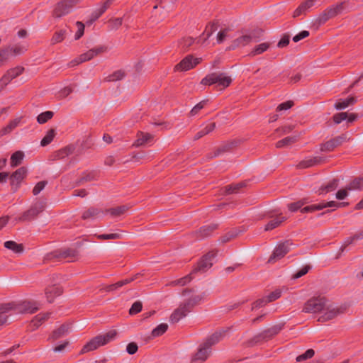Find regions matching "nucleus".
Listing matches in <instances>:
<instances>
[{
  "mask_svg": "<svg viewBox=\"0 0 363 363\" xmlns=\"http://www.w3.org/2000/svg\"><path fill=\"white\" fill-rule=\"evenodd\" d=\"M227 330H222L215 333L200 345L197 352L191 357L192 363H201L206 361L211 353V346L218 342Z\"/></svg>",
  "mask_w": 363,
  "mask_h": 363,
  "instance_id": "1",
  "label": "nucleus"
},
{
  "mask_svg": "<svg viewBox=\"0 0 363 363\" xmlns=\"http://www.w3.org/2000/svg\"><path fill=\"white\" fill-rule=\"evenodd\" d=\"M117 335L116 330H111L104 335H101L91 340L82 350V353L88 352L97 349L113 340Z\"/></svg>",
  "mask_w": 363,
  "mask_h": 363,
  "instance_id": "2",
  "label": "nucleus"
},
{
  "mask_svg": "<svg viewBox=\"0 0 363 363\" xmlns=\"http://www.w3.org/2000/svg\"><path fill=\"white\" fill-rule=\"evenodd\" d=\"M232 82V79L225 73H211L204 77L201 83L203 85L216 84L222 89L228 87Z\"/></svg>",
  "mask_w": 363,
  "mask_h": 363,
  "instance_id": "3",
  "label": "nucleus"
},
{
  "mask_svg": "<svg viewBox=\"0 0 363 363\" xmlns=\"http://www.w3.org/2000/svg\"><path fill=\"white\" fill-rule=\"evenodd\" d=\"M107 48L104 45H99L89 50L86 52L80 55L77 58L72 60L69 63V67H72L82 62L89 61L95 57L106 52Z\"/></svg>",
  "mask_w": 363,
  "mask_h": 363,
  "instance_id": "4",
  "label": "nucleus"
},
{
  "mask_svg": "<svg viewBox=\"0 0 363 363\" xmlns=\"http://www.w3.org/2000/svg\"><path fill=\"white\" fill-rule=\"evenodd\" d=\"M281 330V327L279 325H274L267 330H264L259 334L255 335L254 337L249 340L245 342V345L247 347H252L255 345L260 344L264 342H267L272 338Z\"/></svg>",
  "mask_w": 363,
  "mask_h": 363,
  "instance_id": "5",
  "label": "nucleus"
},
{
  "mask_svg": "<svg viewBox=\"0 0 363 363\" xmlns=\"http://www.w3.org/2000/svg\"><path fill=\"white\" fill-rule=\"evenodd\" d=\"M345 9L344 2H341L336 5H333L325 9L321 13L319 14L316 18V22L319 25L324 24L329 19L333 18L337 15L342 13Z\"/></svg>",
  "mask_w": 363,
  "mask_h": 363,
  "instance_id": "6",
  "label": "nucleus"
},
{
  "mask_svg": "<svg viewBox=\"0 0 363 363\" xmlns=\"http://www.w3.org/2000/svg\"><path fill=\"white\" fill-rule=\"evenodd\" d=\"M80 0H60L55 6L53 16L61 18L69 13Z\"/></svg>",
  "mask_w": 363,
  "mask_h": 363,
  "instance_id": "7",
  "label": "nucleus"
},
{
  "mask_svg": "<svg viewBox=\"0 0 363 363\" xmlns=\"http://www.w3.org/2000/svg\"><path fill=\"white\" fill-rule=\"evenodd\" d=\"M24 72V67L16 66L7 69L0 78V91L3 90L13 79H16Z\"/></svg>",
  "mask_w": 363,
  "mask_h": 363,
  "instance_id": "8",
  "label": "nucleus"
},
{
  "mask_svg": "<svg viewBox=\"0 0 363 363\" xmlns=\"http://www.w3.org/2000/svg\"><path fill=\"white\" fill-rule=\"evenodd\" d=\"M325 303L326 300L324 298H312L305 303L302 311L304 313H322Z\"/></svg>",
  "mask_w": 363,
  "mask_h": 363,
  "instance_id": "9",
  "label": "nucleus"
},
{
  "mask_svg": "<svg viewBox=\"0 0 363 363\" xmlns=\"http://www.w3.org/2000/svg\"><path fill=\"white\" fill-rule=\"evenodd\" d=\"M345 308L344 306H339L335 304L325 303V308L322 311V316L320 318L323 321L331 320L338 315L344 313Z\"/></svg>",
  "mask_w": 363,
  "mask_h": 363,
  "instance_id": "10",
  "label": "nucleus"
},
{
  "mask_svg": "<svg viewBox=\"0 0 363 363\" xmlns=\"http://www.w3.org/2000/svg\"><path fill=\"white\" fill-rule=\"evenodd\" d=\"M201 62V58L194 57L191 55L185 57L179 64L175 66V70L184 72L193 69Z\"/></svg>",
  "mask_w": 363,
  "mask_h": 363,
  "instance_id": "11",
  "label": "nucleus"
},
{
  "mask_svg": "<svg viewBox=\"0 0 363 363\" xmlns=\"http://www.w3.org/2000/svg\"><path fill=\"white\" fill-rule=\"evenodd\" d=\"M257 38L254 33H245L236 38L230 46V49H235L237 48H241L246 46L252 42L256 41Z\"/></svg>",
  "mask_w": 363,
  "mask_h": 363,
  "instance_id": "12",
  "label": "nucleus"
},
{
  "mask_svg": "<svg viewBox=\"0 0 363 363\" xmlns=\"http://www.w3.org/2000/svg\"><path fill=\"white\" fill-rule=\"evenodd\" d=\"M13 307L10 310L19 313H34L38 310L35 303L23 301L20 303H10Z\"/></svg>",
  "mask_w": 363,
  "mask_h": 363,
  "instance_id": "13",
  "label": "nucleus"
},
{
  "mask_svg": "<svg viewBox=\"0 0 363 363\" xmlns=\"http://www.w3.org/2000/svg\"><path fill=\"white\" fill-rule=\"evenodd\" d=\"M293 244L289 242H284L281 245H278L274 250L272 255L270 256L268 262L274 263L277 260L282 258L286 255L291 250Z\"/></svg>",
  "mask_w": 363,
  "mask_h": 363,
  "instance_id": "14",
  "label": "nucleus"
},
{
  "mask_svg": "<svg viewBox=\"0 0 363 363\" xmlns=\"http://www.w3.org/2000/svg\"><path fill=\"white\" fill-rule=\"evenodd\" d=\"M191 309L192 308L189 306L186 301L181 303L172 313L170 322L173 323H177L182 318L186 317L187 314L191 312Z\"/></svg>",
  "mask_w": 363,
  "mask_h": 363,
  "instance_id": "15",
  "label": "nucleus"
},
{
  "mask_svg": "<svg viewBox=\"0 0 363 363\" xmlns=\"http://www.w3.org/2000/svg\"><path fill=\"white\" fill-rule=\"evenodd\" d=\"M216 257V252H210L206 254L201 262L198 264L194 272H205L211 267L213 263V259Z\"/></svg>",
  "mask_w": 363,
  "mask_h": 363,
  "instance_id": "16",
  "label": "nucleus"
},
{
  "mask_svg": "<svg viewBox=\"0 0 363 363\" xmlns=\"http://www.w3.org/2000/svg\"><path fill=\"white\" fill-rule=\"evenodd\" d=\"M345 203H337L336 201H329V202H323L321 203H319L318 205H313L311 206H306L304 208H302L300 209V211L303 213L315 211V210H321L325 208H338L340 206H344Z\"/></svg>",
  "mask_w": 363,
  "mask_h": 363,
  "instance_id": "17",
  "label": "nucleus"
},
{
  "mask_svg": "<svg viewBox=\"0 0 363 363\" xmlns=\"http://www.w3.org/2000/svg\"><path fill=\"white\" fill-rule=\"evenodd\" d=\"M45 208V203L43 201L36 202L28 211L22 216V220H26L35 217Z\"/></svg>",
  "mask_w": 363,
  "mask_h": 363,
  "instance_id": "18",
  "label": "nucleus"
},
{
  "mask_svg": "<svg viewBox=\"0 0 363 363\" xmlns=\"http://www.w3.org/2000/svg\"><path fill=\"white\" fill-rule=\"evenodd\" d=\"M27 173V169L22 167L18 169L10 176L11 185L15 190L18 187L20 183L24 179Z\"/></svg>",
  "mask_w": 363,
  "mask_h": 363,
  "instance_id": "19",
  "label": "nucleus"
},
{
  "mask_svg": "<svg viewBox=\"0 0 363 363\" xmlns=\"http://www.w3.org/2000/svg\"><path fill=\"white\" fill-rule=\"evenodd\" d=\"M5 48L11 58L24 54L27 51L28 45L27 43H23L6 46Z\"/></svg>",
  "mask_w": 363,
  "mask_h": 363,
  "instance_id": "20",
  "label": "nucleus"
},
{
  "mask_svg": "<svg viewBox=\"0 0 363 363\" xmlns=\"http://www.w3.org/2000/svg\"><path fill=\"white\" fill-rule=\"evenodd\" d=\"M77 252L75 250L73 249H64L58 251H55L52 252L50 256L49 259H51L52 257H62V258H67L69 262H73L74 258L77 257Z\"/></svg>",
  "mask_w": 363,
  "mask_h": 363,
  "instance_id": "21",
  "label": "nucleus"
},
{
  "mask_svg": "<svg viewBox=\"0 0 363 363\" xmlns=\"http://www.w3.org/2000/svg\"><path fill=\"white\" fill-rule=\"evenodd\" d=\"M333 118L334 122L339 124L343 121H347V123H352L358 118V116L353 113H347L346 112H341L335 114Z\"/></svg>",
  "mask_w": 363,
  "mask_h": 363,
  "instance_id": "22",
  "label": "nucleus"
},
{
  "mask_svg": "<svg viewBox=\"0 0 363 363\" xmlns=\"http://www.w3.org/2000/svg\"><path fill=\"white\" fill-rule=\"evenodd\" d=\"M269 218H270V220L265 225V231H269L276 228L284 220V217L280 215L277 216H274L271 215L269 216Z\"/></svg>",
  "mask_w": 363,
  "mask_h": 363,
  "instance_id": "23",
  "label": "nucleus"
},
{
  "mask_svg": "<svg viewBox=\"0 0 363 363\" xmlns=\"http://www.w3.org/2000/svg\"><path fill=\"white\" fill-rule=\"evenodd\" d=\"M357 102V99L354 96H350L345 99H340L335 104V108L337 110L345 109L349 106L353 105Z\"/></svg>",
  "mask_w": 363,
  "mask_h": 363,
  "instance_id": "24",
  "label": "nucleus"
},
{
  "mask_svg": "<svg viewBox=\"0 0 363 363\" xmlns=\"http://www.w3.org/2000/svg\"><path fill=\"white\" fill-rule=\"evenodd\" d=\"M21 118H17L10 121V123L1 130V135H6L11 133V132L21 124Z\"/></svg>",
  "mask_w": 363,
  "mask_h": 363,
  "instance_id": "25",
  "label": "nucleus"
},
{
  "mask_svg": "<svg viewBox=\"0 0 363 363\" xmlns=\"http://www.w3.org/2000/svg\"><path fill=\"white\" fill-rule=\"evenodd\" d=\"M342 143V140L337 138H330L329 140L323 143L321 146V150L323 151H330L335 147L340 145Z\"/></svg>",
  "mask_w": 363,
  "mask_h": 363,
  "instance_id": "26",
  "label": "nucleus"
},
{
  "mask_svg": "<svg viewBox=\"0 0 363 363\" xmlns=\"http://www.w3.org/2000/svg\"><path fill=\"white\" fill-rule=\"evenodd\" d=\"M12 307L13 306L11 303H3L0 305V325L6 322V313L10 312Z\"/></svg>",
  "mask_w": 363,
  "mask_h": 363,
  "instance_id": "27",
  "label": "nucleus"
},
{
  "mask_svg": "<svg viewBox=\"0 0 363 363\" xmlns=\"http://www.w3.org/2000/svg\"><path fill=\"white\" fill-rule=\"evenodd\" d=\"M338 181L337 179H333L329 182L327 184L323 185L318 190L319 194H326L331 191H333L337 187Z\"/></svg>",
  "mask_w": 363,
  "mask_h": 363,
  "instance_id": "28",
  "label": "nucleus"
},
{
  "mask_svg": "<svg viewBox=\"0 0 363 363\" xmlns=\"http://www.w3.org/2000/svg\"><path fill=\"white\" fill-rule=\"evenodd\" d=\"M215 128L216 123L214 122H208L201 127L198 136H205L206 135L210 134L213 131Z\"/></svg>",
  "mask_w": 363,
  "mask_h": 363,
  "instance_id": "29",
  "label": "nucleus"
},
{
  "mask_svg": "<svg viewBox=\"0 0 363 363\" xmlns=\"http://www.w3.org/2000/svg\"><path fill=\"white\" fill-rule=\"evenodd\" d=\"M315 0H306L298 8H296V16L306 13L314 4Z\"/></svg>",
  "mask_w": 363,
  "mask_h": 363,
  "instance_id": "30",
  "label": "nucleus"
},
{
  "mask_svg": "<svg viewBox=\"0 0 363 363\" xmlns=\"http://www.w3.org/2000/svg\"><path fill=\"white\" fill-rule=\"evenodd\" d=\"M232 37V30L230 28L221 29L217 35L218 43H222L227 39Z\"/></svg>",
  "mask_w": 363,
  "mask_h": 363,
  "instance_id": "31",
  "label": "nucleus"
},
{
  "mask_svg": "<svg viewBox=\"0 0 363 363\" xmlns=\"http://www.w3.org/2000/svg\"><path fill=\"white\" fill-rule=\"evenodd\" d=\"M24 158V153L22 151L14 152L11 157V166L15 167L19 165Z\"/></svg>",
  "mask_w": 363,
  "mask_h": 363,
  "instance_id": "32",
  "label": "nucleus"
},
{
  "mask_svg": "<svg viewBox=\"0 0 363 363\" xmlns=\"http://www.w3.org/2000/svg\"><path fill=\"white\" fill-rule=\"evenodd\" d=\"M62 289L60 286H53L47 289L46 295L49 302H52L54 296L62 294Z\"/></svg>",
  "mask_w": 363,
  "mask_h": 363,
  "instance_id": "33",
  "label": "nucleus"
},
{
  "mask_svg": "<svg viewBox=\"0 0 363 363\" xmlns=\"http://www.w3.org/2000/svg\"><path fill=\"white\" fill-rule=\"evenodd\" d=\"M68 332H69L68 325H62L52 333L51 338H52L54 340L58 339V338L65 335L66 334H67Z\"/></svg>",
  "mask_w": 363,
  "mask_h": 363,
  "instance_id": "34",
  "label": "nucleus"
},
{
  "mask_svg": "<svg viewBox=\"0 0 363 363\" xmlns=\"http://www.w3.org/2000/svg\"><path fill=\"white\" fill-rule=\"evenodd\" d=\"M4 247L16 253H21L23 251V245L21 244H18L14 241L5 242Z\"/></svg>",
  "mask_w": 363,
  "mask_h": 363,
  "instance_id": "35",
  "label": "nucleus"
},
{
  "mask_svg": "<svg viewBox=\"0 0 363 363\" xmlns=\"http://www.w3.org/2000/svg\"><path fill=\"white\" fill-rule=\"evenodd\" d=\"M350 191L361 190L363 189V178H357L352 181L347 186Z\"/></svg>",
  "mask_w": 363,
  "mask_h": 363,
  "instance_id": "36",
  "label": "nucleus"
},
{
  "mask_svg": "<svg viewBox=\"0 0 363 363\" xmlns=\"http://www.w3.org/2000/svg\"><path fill=\"white\" fill-rule=\"evenodd\" d=\"M54 116V113L51 111H47L40 113L37 117V121L40 124H43L50 120Z\"/></svg>",
  "mask_w": 363,
  "mask_h": 363,
  "instance_id": "37",
  "label": "nucleus"
},
{
  "mask_svg": "<svg viewBox=\"0 0 363 363\" xmlns=\"http://www.w3.org/2000/svg\"><path fill=\"white\" fill-rule=\"evenodd\" d=\"M294 105V103L293 101H287L284 103L280 104L276 109V111L277 113H280V114H284L286 111L291 108Z\"/></svg>",
  "mask_w": 363,
  "mask_h": 363,
  "instance_id": "38",
  "label": "nucleus"
},
{
  "mask_svg": "<svg viewBox=\"0 0 363 363\" xmlns=\"http://www.w3.org/2000/svg\"><path fill=\"white\" fill-rule=\"evenodd\" d=\"M66 30H60L56 31L53 36L51 38L52 44H57L61 43L65 38Z\"/></svg>",
  "mask_w": 363,
  "mask_h": 363,
  "instance_id": "39",
  "label": "nucleus"
},
{
  "mask_svg": "<svg viewBox=\"0 0 363 363\" xmlns=\"http://www.w3.org/2000/svg\"><path fill=\"white\" fill-rule=\"evenodd\" d=\"M269 47V43H263L257 46H255L253 50L251 51L250 54L253 56L260 55L265 52Z\"/></svg>",
  "mask_w": 363,
  "mask_h": 363,
  "instance_id": "40",
  "label": "nucleus"
},
{
  "mask_svg": "<svg viewBox=\"0 0 363 363\" xmlns=\"http://www.w3.org/2000/svg\"><path fill=\"white\" fill-rule=\"evenodd\" d=\"M50 316L49 313H40L36 315L33 320H32V324L35 327L38 328L41 323L47 320Z\"/></svg>",
  "mask_w": 363,
  "mask_h": 363,
  "instance_id": "41",
  "label": "nucleus"
},
{
  "mask_svg": "<svg viewBox=\"0 0 363 363\" xmlns=\"http://www.w3.org/2000/svg\"><path fill=\"white\" fill-rule=\"evenodd\" d=\"M11 59L6 48H0V68L4 67Z\"/></svg>",
  "mask_w": 363,
  "mask_h": 363,
  "instance_id": "42",
  "label": "nucleus"
},
{
  "mask_svg": "<svg viewBox=\"0 0 363 363\" xmlns=\"http://www.w3.org/2000/svg\"><path fill=\"white\" fill-rule=\"evenodd\" d=\"M100 213V211L97 208H91L87 210H86L83 214H82V218L83 219H89V218H94L96 217L99 213Z\"/></svg>",
  "mask_w": 363,
  "mask_h": 363,
  "instance_id": "43",
  "label": "nucleus"
},
{
  "mask_svg": "<svg viewBox=\"0 0 363 363\" xmlns=\"http://www.w3.org/2000/svg\"><path fill=\"white\" fill-rule=\"evenodd\" d=\"M97 174L98 173L96 171L84 172L78 183L91 181L97 177Z\"/></svg>",
  "mask_w": 363,
  "mask_h": 363,
  "instance_id": "44",
  "label": "nucleus"
},
{
  "mask_svg": "<svg viewBox=\"0 0 363 363\" xmlns=\"http://www.w3.org/2000/svg\"><path fill=\"white\" fill-rule=\"evenodd\" d=\"M168 328V325L166 323H161L158 326H157L152 331V335L153 337H157L166 332Z\"/></svg>",
  "mask_w": 363,
  "mask_h": 363,
  "instance_id": "45",
  "label": "nucleus"
},
{
  "mask_svg": "<svg viewBox=\"0 0 363 363\" xmlns=\"http://www.w3.org/2000/svg\"><path fill=\"white\" fill-rule=\"evenodd\" d=\"M216 225H205L200 228V230L198 232L199 238H202L206 236H208L211 231H213V229L216 228Z\"/></svg>",
  "mask_w": 363,
  "mask_h": 363,
  "instance_id": "46",
  "label": "nucleus"
},
{
  "mask_svg": "<svg viewBox=\"0 0 363 363\" xmlns=\"http://www.w3.org/2000/svg\"><path fill=\"white\" fill-rule=\"evenodd\" d=\"M194 42V40L191 37H186L181 39L179 42V46L182 50H186L189 48Z\"/></svg>",
  "mask_w": 363,
  "mask_h": 363,
  "instance_id": "47",
  "label": "nucleus"
},
{
  "mask_svg": "<svg viewBox=\"0 0 363 363\" xmlns=\"http://www.w3.org/2000/svg\"><path fill=\"white\" fill-rule=\"evenodd\" d=\"M206 105V101H201L195 105L189 112L190 116H195L202 110Z\"/></svg>",
  "mask_w": 363,
  "mask_h": 363,
  "instance_id": "48",
  "label": "nucleus"
},
{
  "mask_svg": "<svg viewBox=\"0 0 363 363\" xmlns=\"http://www.w3.org/2000/svg\"><path fill=\"white\" fill-rule=\"evenodd\" d=\"M128 208L126 206H121L110 208L108 210V212H109L113 216H118L123 214L128 210Z\"/></svg>",
  "mask_w": 363,
  "mask_h": 363,
  "instance_id": "49",
  "label": "nucleus"
},
{
  "mask_svg": "<svg viewBox=\"0 0 363 363\" xmlns=\"http://www.w3.org/2000/svg\"><path fill=\"white\" fill-rule=\"evenodd\" d=\"M77 31L74 34V39L79 40L82 37L84 33V24L81 21L76 22Z\"/></svg>",
  "mask_w": 363,
  "mask_h": 363,
  "instance_id": "50",
  "label": "nucleus"
},
{
  "mask_svg": "<svg viewBox=\"0 0 363 363\" xmlns=\"http://www.w3.org/2000/svg\"><path fill=\"white\" fill-rule=\"evenodd\" d=\"M186 301L191 308L202 302L201 297L198 294L192 296Z\"/></svg>",
  "mask_w": 363,
  "mask_h": 363,
  "instance_id": "51",
  "label": "nucleus"
},
{
  "mask_svg": "<svg viewBox=\"0 0 363 363\" xmlns=\"http://www.w3.org/2000/svg\"><path fill=\"white\" fill-rule=\"evenodd\" d=\"M314 355V351L312 349H309L306 351L303 354L296 357V362H302L307 359L311 358Z\"/></svg>",
  "mask_w": 363,
  "mask_h": 363,
  "instance_id": "52",
  "label": "nucleus"
},
{
  "mask_svg": "<svg viewBox=\"0 0 363 363\" xmlns=\"http://www.w3.org/2000/svg\"><path fill=\"white\" fill-rule=\"evenodd\" d=\"M311 269V266L310 264L303 265L299 269L296 271V279L306 274Z\"/></svg>",
  "mask_w": 363,
  "mask_h": 363,
  "instance_id": "53",
  "label": "nucleus"
},
{
  "mask_svg": "<svg viewBox=\"0 0 363 363\" xmlns=\"http://www.w3.org/2000/svg\"><path fill=\"white\" fill-rule=\"evenodd\" d=\"M191 276L188 275L186 276L182 279H177L176 281H174L171 283V285H180V286H184L187 283H189L191 280Z\"/></svg>",
  "mask_w": 363,
  "mask_h": 363,
  "instance_id": "54",
  "label": "nucleus"
},
{
  "mask_svg": "<svg viewBox=\"0 0 363 363\" xmlns=\"http://www.w3.org/2000/svg\"><path fill=\"white\" fill-rule=\"evenodd\" d=\"M142 303L140 301L135 302L129 310L130 315H134L139 313L142 310Z\"/></svg>",
  "mask_w": 363,
  "mask_h": 363,
  "instance_id": "55",
  "label": "nucleus"
},
{
  "mask_svg": "<svg viewBox=\"0 0 363 363\" xmlns=\"http://www.w3.org/2000/svg\"><path fill=\"white\" fill-rule=\"evenodd\" d=\"M98 238L104 240H116L120 239L121 238V235L119 233L102 234L99 235Z\"/></svg>",
  "mask_w": 363,
  "mask_h": 363,
  "instance_id": "56",
  "label": "nucleus"
},
{
  "mask_svg": "<svg viewBox=\"0 0 363 363\" xmlns=\"http://www.w3.org/2000/svg\"><path fill=\"white\" fill-rule=\"evenodd\" d=\"M47 184V182L41 181L36 184L33 189V193L34 195H38L40 192L45 188Z\"/></svg>",
  "mask_w": 363,
  "mask_h": 363,
  "instance_id": "57",
  "label": "nucleus"
},
{
  "mask_svg": "<svg viewBox=\"0 0 363 363\" xmlns=\"http://www.w3.org/2000/svg\"><path fill=\"white\" fill-rule=\"evenodd\" d=\"M281 292L279 289H276L274 291H272L266 297L269 303L278 299L281 296Z\"/></svg>",
  "mask_w": 363,
  "mask_h": 363,
  "instance_id": "58",
  "label": "nucleus"
},
{
  "mask_svg": "<svg viewBox=\"0 0 363 363\" xmlns=\"http://www.w3.org/2000/svg\"><path fill=\"white\" fill-rule=\"evenodd\" d=\"M123 77H124V72L119 70V71L115 72L112 75L109 76L108 80L109 81L121 80L123 78Z\"/></svg>",
  "mask_w": 363,
  "mask_h": 363,
  "instance_id": "59",
  "label": "nucleus"
},
{
  "mask_svg": "<svg viewBox=\"0 0 363 363\" xmlns=\"http://www.w3.org/2000/svg\"><path fill=\"white\" fill-rule=\"evenodd\" d=\"M349 191L350 190L347 189V186H346L345 189L339 190L336 193V198L339 200L345 199L347 196Z\"/></svg>",
  "mask_w": 363,
  "mask_h": 363,
  "instance_id": "60",
  "label": "nucleus"
},
{
  "mask_svg": "<svg viewBox=\"0 0 363 363\" xmlns=\"http://www.w3.org/2000/svg\"><path fill=\"white\" fill-rule=\"evenodd\" d=\"M267 303H269V301H267V297H264L263 298L259 299V300H257V301H255L252 304V310H254V309L257 308L262 307L263 306H264Z\"/></svg>",
  "mask_w": 363,
  "mask_h": 363,
  "instance_id": "61",
  "label": "nucleus"
},
{
  "mask_svg": "<svg viewBox=\"0 0 363 363\" xmlns=\"http://www.w3.org/2000/svg\"><path fill=\"white\" fill-rule=\"evenodd\" d=\"M138 345L135 342H130L127 345L126 350L130 354H133L138 351Z\"/></svg>",
  "mask_w": 363,
  "mask_h": 363,
  "instance_id": "62",
  "label": "nucleus"
},
{
  "mask_svg": "<svg viewBox=\"0 0 363 363\" xmlns=\"http://www.w3.org/2000/svg\"><path fill=\"white\" fill-rule=\"evenodd\" d=\"M314 164V162L311 160H303L299 162L297 167L299 168H307L311 167Z\"/></svg>",
  "mask_w": 363,
  "mask_h": 363,
  "instance_id": "63",
  "label": "nucleus"
},
{
  "mask_svg": "<svg viewBox=\"0 0 363 363\" xmlns=\"http://www.w3.org/2000/svg\"><path fill=\"white\" fill-rule=\"evenodd\" d=\"M123 286H124V282L123 281V280H121L114 284L108 286L107 290L109 291H114L120 287H122Z\"/></svg>",
  "mask_w": 363,
  "mask_h": 363,
  "instance_id": "64",
  "label": "nucleus"
}]
</instances>
